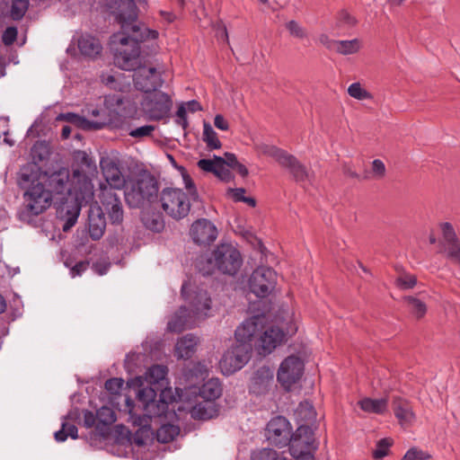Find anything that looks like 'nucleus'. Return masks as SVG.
<instances>
[{
  "label": "nucleus",
  "mask_w": 460,
  "mask_h": 460,
  "mask_svg": "<svg viewBox=\"0 0 460 460\" xmlns=\"http://www.w3.org/2000/svg\"><path fill=\"white\" fill-rule=\"evenodd\" d=\"M177 169L181 172L183 184L186 190H188L190 199H191L192 200H197L199 198V194L192 179L190 178V176L189 175V173L187 172L186 169L183 166H179L177 167Z\"/></svg>",
  "instance_id": "obj_44"
},
{
  "label": "nucleus",
  "mask_w": 460,
  "mask_h": 460,
  "mask_svg": "<svg viewBox=\"0 0 460 460\" xmlns=\"http://www.w3.org/2000/svg\"><path fill=\"white\" fill-rule=\"evenodd\" d=\"M158 191L155 178L148 172H143L128 180L124 196L130 208H144L157 199Z\"/></svg>",
  "instance_id": "obj_4"
},
{
  "label": "nucleus",
  "mask_w": 460,
  "mask_h": 460,
  "mask_svg": "<svg viewBox=\"0 0 460 460\" xmlns=\"http://www.w3.org/2000/svg\"><path fill=\"white\" fill-rule=\"evenodd\" d=\"M190 199L182 190L177 188H165L160 194L162 208L167 215L177 220L188 216Z\"/></svg>",
  "instance_id": "obj_6"
},
{
  "label": "nucleus",
  "mask_w": 460,
  "mask_h": 460,
  "mask_svg": "<svg viewBox=\"0 0 460 460\" xmlns=\"http://www.w3.org/2000/svg\"><path fill=\"white\" fill-rule=\"evenodd\" d=\"M101 167L108 185L102 184L111 190H122L126 187L127 181L122 174L117 162L111 158L102 159Z\"/></svg>",
  "instance_id": "obj_18"
},
{
  "label": "nucleus",
  "mask_w": 460,
  "mask_h": 460,
  "mask_svg": "<svg viewBox=\"0 0 460 460\" xmlns=\"http://www.w3.org/2000/svg\"><path fill=\"white\" fill-rule=\"evenodd\" d=\"M285 339L284 332L279 327L271 326L264 332L261 331L259 338L257 349L260 354L267 355L274 350Z\"/></svg>",
  "instance_id": "obj_20"
},
{
  "label": "nucleus",
  "mask_w": 460,
  "mask_h": 460,
  "mask_svg": "<svg viewBox=\"0 0 460 460\" xmlns=\"http://www.w3.org/2000/svg\"><path fill=\"white\" fill-rule=\"evenodd\" d=\"M280 165L287 168L298 182L311 181L314 177L313 172L308 170L292 155L287 154Z\"/></svg>",
  "instance_id": "obj_22"
},
{
  "label": "nucleus",
  "mask_w": 460,
  "mask_h": 460,
  "mask_svg": "<svg viewBox=\"0 0 460 460\" xmlns=\"http://www.w3.org/2000/svg\"><path fill=\"white\" fill-rule=\"evenodd\" d=\"M97 417L96 414L93 413L90 411H86L84 414V425L88 428L93 427L96 422Z\"/></svg>",
  "instance_id": "obj_64"
},
{
  "label": "nucleus",
  "mask_w": 460,
  "mask_h": 460,
  "mask_svg": "<svg viewBox=\"0 0 460 460\" xmlns=\"http://www.w3.org/2000/svg\"><path fill=\"white\" fill-rule=\"evenodd\" d=\"M141 107L146 115H167L172 107V101L168 94L155 91L143 97Z\"/></svg>",
  "instance_id": "obj_11"
},
{
  "label": "nucleus",
  "mask_w": 460,
  "mask_h": 460,
  "mask_svg": "<svg viewBox=\"0 0 460 460\" xmlns=\"http://www.w3.org/2000/svg\"><path fill=\"white\" fill-rule=\"evenodd\" d=\"M253 148L259 155L272 157L279 164L288 154L286 151L279 149L276 146L270 145L262 141H255L253 143Z\"/></svg>",
  "instance_id": "obj_29"
},
{
  "label": "nucleus",
  "mask_w": 460,
  "mask_h": 460,
  "mask_svg": "<svg viewBox=\"0 0 460 460\" xmlns=\"http://www.w3.org/2000/svg\"><path fill=\"white\" fill-rule=\"evenodd\" d=\"M141 218L144 226L153 232L159 233L164 227L163 217L159 213L144 212Z\"/></svg>",
  "instance_id": "obj_37"
},
{
  "label": "nucleus",
  "mask_w": 460,
  "mask_h": 460,
  "mask_svg": "<svg viewBox=\"0 0 460 460\" xmlns=\"http://www.w3.org/2000/svg\"><path fill=\"white\" fill-rule=\"evenodd\" d=\"M228 193L234 201H243L245 198V190L243 188L229 189Z\"/></svg>",
  "instance_id": "obj_63"
},
{
  "label": "nucleus",
  "mask_w": 460,
  "mask_h": 460,
  "mask_svg": "<svg viewBox=\"0 0 460 460\" xmlns=\"http://www.w3.org/2000/svg\"><path fill=\"white\" fill-rule=\"evenodd\" d=\"M155 130V127L152 125H145L138 127L137 128H134L129 131V136L135 138H141L144 137H148L152 134V132Z\"/></svg>",
  "instance_id": "obj_57"
},
{
  "label": "nucleus",
  "mask_w": 460,
  "mask_h": 460,
  "mask_svg": "<svg viewBox=\"0 0 460 460\" xmlns=\"http://www.w3.org/2000/svg\"><path fill=\"white\" fill-rule=\"evenodd\" d=\"M334 44L336 45L334 51L343 56L356 54L363 47L362 40L358 38L349 40H337V43Z\"/></svg>",
  "instance_id": "obj_34"
},
{
  "label": "nucleus",
  "mask_w": 460,
  "mask_h": 460,
  "mask_svg": "<svg viewBox=\"0 0 460 460\" xmlns=\"http://www.w3.org/2000/svg\"><path fill=\"white\" fill-rule=\"evenodd\" d=\"M273 381V372L269 367H259L252 378V389L257 393L263 392Z\"/></svg>",
  "instance_id": "obj_28"
},
{
  "label": "nucleus",
  "mask_w": 460,
  "mask_h": 460,
  "mask_svg": "<svg viewBox=\"0 0 460 460\" xmlns=\"http://www.w3.org/2000/svg\"><path fill=\"white\" fill-rule=\"evenodd\" d=\"M168 369L163 365H154L146 372V380L151 385H163L167 376Z\"/></svg>",
  "instance_id": "obj_36"
},
{
  "label": "nucleus",
  "mask_w": 460,
  "mask_h": 460,
  "mask_svg": "<svg viewBox=\"0 0 460 460\" xmlns=\"http://www.w3.org/2000/svg\"><path fill=\"white\" fill-rule=\"evenodd\" d=\"M186 288L187 285L183 284L181 287V295L190 302L193 314L198 318L208 316V312L210 310L211 305V299L208 292L203 289H199L186 296Z\"/></svg>",
  "instance_id": "obj_19"
},
{
  "label": "nucleus",
  "mask_w": 460,
  "mask_h": 460,
  "mask_svg": "<svg viewBox=\"0 0 460 460\" xmlns=\"http://www.w3.org/2000/svg\"><path fill=\"white\" fill-rule=\"evenodd\" d=\"M194 323L190 320V315L188 309L184 306L180 309L172 316L167 323V330L170 332L179 333L187 328H192Z\"/></svg>",
  "instance_id": "obj_23"
},
{
  "label": "nucleus",
  "mask_w": 460,
  "mask_h": 460,
  "mask_svg": "<svg viewBox=\"0 0 460 460\" xmlns=\"http://www.w3.org/2000/svg\"><path fill=\"white\" fill-rule=\"evenodd\" d=\"M303 372L302 359L296 356H289L280 364L277 378L286 390H289L294 384L299 381Z\"/></svg>",
  "instance_id": "obj_10"
},
{
  "label": "nucleus",
  "mask_w": 460,
  "mask_h": 460,
  "mask_svg": "<svg viewBox=\"0 0 460 460\" xmlns=\"http://www.w3.org/2000/svg\"><path fill=\"white\" fill-rule=\"evenodd\" d=\"M386 174L387 169L385 163L381 159H374L371 162L370 172H366L363 178L365 180L381 181L385 178Z\"/></svg>",
  "instance_id": "obj_39"
},
{
  "label": "nucleus",
  "mask_w": 460,
  "mask_h": 460,
  "mask_svg": "<svg viewBox=\"0 0 460 460\" xmlns=\"http://www.w3.org/2000/svg\"><path fill=\"white\" fill-rule=\"evenodd\" d=\"M97 420L103 425H110L116 420L115 412L110 407H101L96 412Z\"/></svg>",
  "instance_id": "obj_50"
},
{
  "label": "nucleus",
  "mask_w": 460,
  "mask_h": 460,
  "mask_svg": "<svg viewBox=\"0 0 460 460\" xmlns=\"http://www.w3.org/2000/svg\"><path fill=\"white\" fill-rule=\"evenodd\" d=\"M267 435L276 446L287 445L291 435L288 420L283 416L272 418L267 425Z\"/></svg>",
  "instance_id": "obj_17"
},
{
  "label": "nucleus",
  "mask_w": 460,
  "mask_h": 460,
  "mask_svg": "<svg viewBox=\"0 0 460 460\" xmlns=\"http://www.w3.org/2000/svg\"><path fill=\"white\" fill-rule=\"evenodd\" d=\"M243 260L239 251L230 243H221L216 247L208 259V269L199 266L203 275L213 273L215 269L228 275H234L239 270Z\"/></svg>",
  "instance_id": "obj_5"
},
{
  "label": "nucleus",
  "mask_w": 460,
  "mask_h": 460,
  "mask_svg": "<svg viewBox=\"0 0 460 460\" xmlns=\"http://www.w3.org/2000/svg\"><path fill=\"white\" fill-rule=\"evenodd\" d=\"M289 451L293 457L305 456L316 449L314 433L310 426L299 425L296 432L289 437Z\"/></svg>",
  "instance_id": "obj_9"
},
{
  "label": "nucleus",
  "mask_w": 460,
  "mask_h": 460,
  "mask_svg": "<svg viewBox=\"0 0 460 460\" xmlns=\"http://www.w3.org/2000/svg\"><path fill=\"white\" fill-rule=\"evenodd\" d=\"M170 391H162L159 400L155 399L145 405V416L148 418L160 417L168 411L169 402L166 400V394Z\"/></svg>",
  "instance_id": "obj_27"
},
{
  "label": "nucleus",
  "mask_w": 460,
  "mask_h": 460,
  "mask_svg": "<svg viewBox=\"0 0 460 460\" xmlns=\"http://www.w3.org/2000/svg\"><path fill=\"white\" fill-rule=\"evenodd\" d=\"M358 403L365 412L382 414L387 410L388 401L386 398L372 399L365 397Z\"/></svg>",
  "instance_id": "obj_30"
},
{
  "label": "nucleus",
  "mask_w": 460,
  "mask_h": 460,
  "mask_svg": "<svg viewBox=\"0 0 460 460\" xmlns=\"http://www.w3.org/2000/svg\"><path fill=\"white\" fill-rule=\"evenodd\" d=\"M45 179L44 175L39 178L33 165L28 164L20 170L18 183L24 190L22 207L19 211L22 221L29 222L50 208L53 197L44 185Z\"/></svg>",
  "instance_id": "obj_3"
},
{
  "label": "nucleus",
  "mask_w": 460,
  "mask_h": 460,
  "mask_svg": "<svg viewBox=\"0 0 460 460\" xmlns=\"http://www.w3.org/2000/svg\"><path fill=\"white\" fill-rule=\"evenodd\" d=\"M318 40L319 42L328 49L335 50L336 45L334 43H337V40L330 39L326 34L320 35Z\"/></svg>",
  "instance_id": "obj_61"
},
{
  "label": "nucleus",
  "mask_w": 460,
  "mask_h": 460,
  "mask_svg": "<svg viewBox=\"0 0 460 460\" xmlns=\"http://www.w3.org/2000/svg\"><path fill=\"white\" fill-rule=\"evenodd\" d=\"M442 241L440 242V252L445 253L448 259L460 264V242L453 226L445 222L440 224Z\"/></svg>",
  "instance_id": "obj_14"
},
{
  "label": "nucleus",
  "mask_w": 460,
  "mask_h": 460,
  "mask_svg": "<svg viewBox=\"0 0 460 460\" xmlns=\"http://www.w3.org/2000/svg\"><path fill=\"white\" fill-rule=\"evenodd\" d=\"M215 175L221 181L228 182L230 181L234 176L230 172L229 168L225 165V159L219 160V164L217 165V169L216 171Z\"/></svg>",
  "instance_id": "obj_54"
},
{
  "label": "nucleus",
  "mask_w": 460,
  "mask_h": 460,
  "mask_svg": "<svg viewBox=\"0 0 460 460\" xmlns=\"http://www.w3.org/2000/svg\"><path fill=\"white\" fill-rule=\"evenodd\" d=\"M393 445V439L385 438L377 441L376 447L373 451V456L375 459H382L386 456L389 453V449Z\"/></svg>",
  "instance_id": "obj_49"
},
{
  "label": "nucleus",
  "mask_w": 460,
  "mask_h": 460,
  "mask_svg": "<svg viewBox=\"0 0 460 460\" xmlns=\"http://www.w3.org/2000/svg\"><path fill=\"white\" fill-rule=\"evenodd\" d=\"M222 158L223 157L214 155L213 159H200L197 164L202 171L215 174L217 165L219 164V160H222Z\"/></svg>",
  "instance_id": "obj_52"
},
{
  "label": "nucleus",
  "mask_w": 460,
  "mask_h": 460,
  "mask_svg": "<svg viewBox=\"0 0 460 460\" xmlns=\"http://www.w3.org/2000/svg\"><path fill=\"white\" fill-rule=\"evenodd\" d=\"M54 437L58 442H64L67 437L75 439L77 438V428L74 424L63 421L61 429L55 432Z\"/></svg>",
  "instance_id": "obj_43"
},
{
  "label": "nucleus",
  "mask_w": 460,
  "mask_h": 460,
  "mask_svg": "<svg viewBox=\"0 0 460 460\" xmlns=\"http://www.w3.org/2000/svg\"><path fill=\"white\" fill-rule=\"evenodd\" d=\"M118 4L116 21L120 31L111 37L114 51V64L123 70H134L135 87L146 94L157 91L163 85L161 72L155 67L142 66L140 43L156 39L158 32L137 22V6L133 0H115Z\"/></svg>",
  "instance_id": "obj_1"
},
{
  "label": "nucleus",
  "mask_w": 460,
  "mask_h": 460,
  "mask_svg": "<svg viewBox=\"0 0 460 460\" xmlns=\"http://www.w3.org/2000/svg\"><path fill=\"white\" fill-rule=\"evenodd\" d=\"M339 22L351 28L357 24V19L346 11H342L339 14Z\"/></svg>",
  "instance_id": "obj_60"
},
{
  "label": "nucleus",
  "mask_w": 460,
  "mask_h": 460,
  "mask_svg": "<svg viewBox=\"0 0 460 460\" xmlns=\"http://www.w3.org/2000/svg\"><path fill=\"white\" fill-rule=\"evenodd\" d=\"M198 342V337L193 334L180 338L175 344V356L180 359L190 358L194 354Z\"/></svg>",
  "instance_id": "obj_24"
},
{
  "label": "nucleus",
  "mask_w": 460,
  "mask_h": 460,
  "mask_svg": "<svg viewBox=\"0 0 460 460\" xmlns=\"http://www.w3.org/2000/svg\"><path fill=\"white\" fill-rule=\"evenodd\" d=\"M429 457V456L425 452L413 447L405 453L402 460H425Z\"/></svg>",
  "instance_id": "obj_58"
},
{
  "label": "nucleus",
  "mask_w": 460,
  "mask_h": 460,
  "mask_svg": "<svg viewBox=\"0 0 460 460\" xmlns=\"http://www.w3.org/2000/svg\"><path fill=\"white\" fill-rule=\"evenodd\" d=\"M404 299L408 303L411 312L417 318H420L426 314L427 306L421 300L413 296H406Z\"/></svg>",
  "instance_id": "obj_46"
},
{
  "label": "nucleus",
  "mask_w": 460,
  "mask_h": 460,
  "mask_svg": "<svg viewBox=\"0 0 460 460\" xmlns=\"http://www.w3.org/2000/svg\"><path fill=\"white\" fill-rule=\"evenodd\" d=\"M203 140L210 149H218L221 147V142L217 133L214 131L211 125L206 121L203 123Z\"/></svg>",
  "instance_id": "obj_42"
},
{
  "label": "nucleus",
  "mask_w": 460,
  "mask_h": 460,
  "mask_svg": "<svg viewBox=\"0 0 460 460\" xmlns=\"http://www.w3.org/2000/svg\"><path fill=\"white\" fill-rule=\"evenodd\" d=\"M252 345H233L222 356L219 361L221 372L230 376L242 369L249 361Z\"/></svg>",
  "instance_id": "obj_7"
},
{
  "label": "nucleus",
  "mask_w": 460,
  "mask_h": 460,
  "mask_svg": "<svg viewBox=\"0 0 460 460\" xmlns=\"http://www.w3.org/2000/svg\"><path fill=\"white\" fill-rule=\"evenodd\" d=\"M251 460H287L270 448H263L252 453Z\"/></svg>",
  "instance_id": "obj_45"
},
{
  "label": "nucleus",
  "mask_w": 460,
  "mask_h": 460,
  "mask_svg": "<svg viewBox=\"0 0 460 460\" xmlns=\"http://www.w3.org/2000/svg\"><path fill=\"white\" fill-rule=\"evenodd\" d=\"M77 45L80 53L86 58H93L102 51V45L99 40L91 35L81 36Z\"/></svg>",
  "instance_id": "obj_26"
},
{
  "label": "nucleus",
  "mask_w": 460,
  "mask_h": 460,
  "mask_svg": "<svg viewBox=\"0 0 460 460\" xmlns=\"http://www.w3.org/2000/svg\"><path fill=\"white\" fill-rule=\"evenodd\" d=\"M34 166V172L41 177L46 176L44 185L50 191L51 197L54 195H61L59 199L61 202H66L68 198L75 200L79 207L85 205L93 199V184L92 180L79 169L73 171L70 177L69 171L66 168H59L58 170L49 172L41 171L38 166Z\"/></svg>",
  "instance_id": "obj_2"
},
{
  "label": "nucleus",
  "mask_w": 460,
  "mask_h": 460,
  "mask_svg": "<svg viewBox=\"0 0 460 460\" xmlns=\"http://www.w3.org/2000/svg\"><path fill=\"white\" fill-rule=\"evenodd\" d=\"M88 267V262L79 261L70 270V274L73 278L80 276L82 272L85 271Z\"/></svg>",
  "instance_id": "obj_62"
},
{
  "label": "nucleus",
  "mask_w": 460,
  "mask_h": 460,
  "mask_svg": "<svg viewBox=\"0 0 460 460\" xmlns=\"http://www.w3.org/2000/svg\"><path fill=\"white\" fill-rule=\"evenodd\" d=\"M29 6L28 0H13L11 6V17L13 20H20L25 14Z\"/></svg>",
  "instance_id": "obj_48"
},
{
  "label": "nucleus",
  "mask_w": 460,
  "mask_h": 460,
  "mask_svg": "<svg viewBox=\"0 0 460 460\" xmlns=\"http://www.w3.org/2000/svg\"><path fill=\"white\" fill-rule=\"evenodd\" d=\"M263 329V317L256 315L243 322L235 330L237 345H252L254 338L259 337Z\"/></svg>",
  "instance_id": "obj_15"
},
{
  "label": "nucleus",
  "mask_w": 460,
  "mask_h": 460,
  "mask_svg": "<svg viewBox=\"0 0 460 460\" xmlns=\"http://www.w3.org/2000/svg\"><path fill=\"white\" fill-rule=\"evenodd\" d=\"M395 283L402 289H411L417 284V279L411 274H402L396 279Z\"/></svg>",
  "instance_id": "obj_53"
},
{
  "label": "nucleus",
  "mask_w": 460,
  "mask_h": 460,
  "mask_svg": "<svg viewBox=\"0 0 460 460\" xmlns=\"http://www.w3.org/2000/svg\"><path fill=\"white\" fill-rule=\"evenodd\" d=\"M49 155V146L45 141L36 142L31 149V156L34 164L46 161Z\"/></svg>",
  "instance_id": "obj_38"
},
{
  "label": "nucleus",
  "mask_w": 460,
  "mask_h": 460,
  "mask_svg": "<svg viewBox=\"0 0 460 460\" xmlns=\"http://www.w3.org/2000/svg\"><path fill=\"white\" fill-rule=\"evenodd\" d=\"M393 404L394 415L398 419L400 424L402 426L411 425L415 419V415L410 403L405 400L396 398Z\"/></svg>",
  "instance_id": "obj_25"
},
{
  "label": "nucleus",
  "mask_w": 460,
  "mask_h": 460,
  "mask_svg": "<svg viewBox=\"0 0 460 460\" xmlns=\"http://www.w3.org/2000/svg\"><path fill=\"white\" fill-rule=\"evenodd\" d=\"M180 433L178 426L173 424H164L156 431V438L159 442L168 443L175 438Z\"/></svg>",
  "instance_id": "obj_40"
},
{
  "label": "nucleus",
  "mask_w": 460,
  "mask_h": 460,
  "mask_svg": "<svg viewBox=\"0 0 460 460\" xmlns=\"http://www.w3.org/2000/svg\"><path fill=\"white\" fill-rule=\"evenodd\" d=\"M190 236L199 245H209L218 234L216 226L208 219L202 218L195 221L190 227Z\"/></svg>",
  "instance_id": "obj_16"
},
{
  "label": "nucleus",
  "mask_w": 460,
  "mask_h": 460,
  "mask_svg": "<svg viewBox=\"0 0 460 460\" xmlns=\"http://www.w3.org/2000/svg\"><path fill=\"white\" fill-rule=\"evenodd\" d=\"M124 384V380L122 378H110L105 382V388L112 394H117L119 393Z\"/></svg>",
  "instance_id": "obj_56"
},
{
  "label": "nucleus",
  "mask_w": 460,
  "mask_h": 460,
  "mask_svg": "<svg viewBox=\"0 0 460 460\" xmlns=\"http://www.w3.org/2000/svg\"><path fill=\"white\" fill-rule=\"evenodd\" d=\"M190 414L193 419L208 420L217 415V409L214 402L204 400L192 407Z\"/></svg>",
  "instance_id": "obj_31"
},
{
  "label": "nucleus",
  "mask_w": 460,
  "mask_h": 460,
  "mask_svg": "<svg viewBox=\"0 0 460 460\" xmlns=\"http://www.w3.org/2000/svg\"><path fill=\"white\" fill-rule=\"evenodd\" d=\"M202 111L201 104L196 100H191L181 102L175 115H187L189 113H196Z\"/></svg>",
  "instance_id": "obj_47"
},
{
  "label": "nucleus",
  "mask_w": 460,
  "mask_h": 460,
  "mask_svg": "<svg viewBox=\"0 0 460 460\" xmlns=\"http://www.w3.org/2000/svg\"><path fill=\"white\" fill-rule=\"evenodd\" d=\"M287 30L290 35L298 39L306 37L305 30L296 21H290L286 24Z\"/></svg>",
  "instance_id": "obj_55"
},
{
  "label": "nucleus",
  "mask_w": 460,
  "mask_h": 460,
  "mask_svg": "<svg viewBox=\"0 0 460 460\" xmlns=\"http://www.w3.org/2000/svg\"><path fill=\"white\" fill-rule=\"evenodd\" d=\"M57 119L75 123L78 127L85 130L100 129L104 125H110L112 123L111 119L94 121L90 119V117H57Z\"/></svg>",
  "instance_id": "obj_32"
},
{
  "label": "nucleus",
  "mask_w": 460,
  "mask_h": 460,
  "mask_svg": "<svg viewBox=\"0 0 460 460\" xmlns=\"http://www.w3.org/2000/svg\"><path fill=\"white\" fill-rule=\"evenodd\" d=\"M17 29L13 26L8 27L3 32L2 41L5 46H11L17 38Z\"/></svg>",
  "instance_id": "obj_59"
},
{
  "label": "nucleus",
  "mask_w": 460,
  "mask_h": 460,
  "mask_svg": "<svg viewBox=\"0 0 460 460\" xmlns=\"http://www.w3.org/2000/svg\"><path fill=\"white\" fill-rule=\"evenodd\" d=\"M104 109H93L91 115H100L107 112L108 115H129L135 112L130 102L123 97L121 93L107 95L102 100Z\"/></svg>",
  "instance_id": "obj_13"
},
{
  "label": "nucleus",
  "mask_w": 460,
  "mask_h": 460,
  "mask_svg": "<svg viewBox=\"0 0 460 460\" xmlns=\"http://www.w3.org/2000/svg\"><path fill=\"white\" fill-rule=\"evenodd\" d=\"M297 420L301 422L300 425H306L313 423L315 420V411L309 402H301L295 412Z\"/></svg>",
  "instance_id": "obj_35"
},
{
  "label": "nucleus",
  "mask_w": 460,
  "mask_h": 460,
  "mask_svg": "<svg viewBox=\"0 0 460 460\" xmlns=\"http://www.w3.org/2000/svg\"><path fill=\"white\" fill-rule=\"evenodd\" d=\"M277 283L276 272L269 267H259L253 270L249 279V288L258 297L270 294Z\"/></svg>",
  "instance_id": "obj_8"
},
{
  "label": "nucleus",
  "mask_w": 460,
  "mask_h": 460,
  "mask_svg": "<svg viewBox=\"0 0 460 460\" xmlns=\"http://www.w3.org/2000/svg\"><path fill=\"white\" fill-rule=\"evenodd\" d=\"M157 392L156 389L150 386L143 387L137 392V399L143 404V408L149 402L154 401L156 398Z\"/></svg>",
  "instance_id": "obj_51"
},
{
  "label": "nucleus",
  "mask_w": 460,
  "mask_h": 460,
  "mask_svg": "<svg viewBox=\"0 0 460 460\" xmlns=\"http://www.w3.org/2000/svg\"><path fill=\"white\" fill-rule=\"evenodd\" d=\"M100 200L112 224H119L123 220V207L115 190L106 186H100Z\"/></svg>",
  "instance_id": "obj_12"
},
{
  "label": "nucleus",
  "mask_w": 460,
  "mask_h": 460,
  "mask_svg": "<svg viewBox=\"0 0 460 460\" xmlns=\"http://www.w3.org/2000/svg\"><path fill=\"white\" fill-rule=\"evenodd\" d=\"M348 94L358 101H365L373 99V95L367 88L360 83L355 82L348 86Z\"/></svg>",
  "instance_id": "obj_41"
},
{
  "label": "nucleus",
  "mask_w": 460,
  "mask_h": 460,
  "mask_svg": "<svg viewBox=\"0 0 460 460\" xmlns=\"http://www.w3.org/2000/svg\"><path fill=\"white\" fill-rule=\"evenodd\" d=\"M222 394V386L218 379L207 381L199 389V394L204 400L214 402Z\"/></svg>",
  "instance_id": "obj_33"
},
{
  "label": "nucleus",
  "mask_w": 460,
  "mask_h": 460,
  "mask_svg": "<svg viewBox=\"0 0 460 460\" xmlns=\"http://www.w3.org/2000/svg\"><path fill=\"white\" fill-rule=\"evenodd\" d=\"M106 220L102 208L98 206H91L88 212V228L93 240H99L104 234Z\"/></svg>",
  "instance_id": "obj_21"
}]
</instances>
